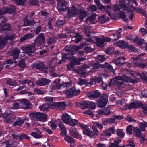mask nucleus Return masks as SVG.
I'll list each match as a JSON object with an SVG mask.
<instances>
[{
  "instance_id": "obj_1",
  "label": "nucleus",
  "mask_w": 147,
  "mask_h": 147,
  "mask_svg": "<svg viewBox=\"0 0 147 147\" xmlns=\"http://www.w3.org/2000/svg\"><path fill=\"white\" fill-rule=\"evenodd\" d=\"M80 125L83 129V133L88 136L90 138L94 137L98 133V130L95 126L92 127L93 133L90 130L86 125L80 124Z\"/></svg>"
},
{
  "instance_id": "obj_2",
  "label": "nucleus",
  "mask_w": 147,
  "mask_h": 147,
  "mask_svg": "<svg viewBox=\"0 0 147 147\" xmlns=\"http://www.w3.org/2000/svg\"><path fill=\"white\" fill-rule=\"evenodd\" d=\"M69 55V53L64 54L63 56H62V61H65L67 59H69L71 61L69 64L67 65V68L69 70H70L73 68L75 65H77L79 64V61H78V60L76 58H74V57L71 56V57L70 56H67Z\"/></svg>"
},
{
  "instance_id": "obj_3",
  "label": "nucleus",
  "mask_w": 147,
  "mask_h": 147,
  "mask_svg": "<svg viewBox=\"0 0 147 147\" xmlns=\"http://www.w3.org/2000/svg\"><path fill=\"white\" fill-rule=\"evenodd\" d=\"M138 108H141L144 110L142 111L144 113L147 114V106L146 105L137 101H134L130 103L129 105L128 109H133Z\"/></svg>"
},
{
  "instance_id": "obj_4",
  "label": "nucleus",
  "mask_w": 147,
  "mask_h": 147,
  "mask_svg": "<svg viewBox=\"0 0 147 147\" xmlns=\"http://www.w3.org/2000/svg\"><path fill=\"white\" fill-rule=\"evenodd\" d=\"M62 119L65 123L72 126H75L76 125H78L79 123L78 120L72 119L71 117L66 113H64L62 115Z\"/></svg>"
},
{
  "instance_id": "obj_5",
  "label": "nucleus",
  "mask_w": 147,
  "mask_h": 147,
  "mask_svg": "<svg viewBox=\"0 0 147 147\" xmlns=\"http://www.w3.org/2000/svg\"><path fill=\"white\" fill-rule=\"evenodd\" d=\"M31 115L32 117L36 121L45 122L47 120V115L45 113L40 112L33 113H31Z\"/></svg>"
},
{
  "instance_id": "obj_6",
  "label": "nucleus",
  "mask_w": 147,
  "mask_h": 147,
  "mask_svg": "<svg viewBox=\"0 0 147 147\" xmlns=\"http://www.w3.org/2000/svg\"><path fill=\"white\" fill-rule=\"evenodd\" d=\"M115 78L117 80H121L123 81L129 82H130L134 84L138 82V81L131 77H128L124 74L115 77Z\"/></svg>"
},
{
  "instance_id": "obj_7",
  "label": "nucleus",
  "mask_w": 147,
  "mask_h": 147,
  "mask_svg": "<svg viewBox=\"0 0 147 147\" xmlns=\"http://www.w3.org/2000/svg\"><path fill=\"white\" fill-rule=\"evenodd\" d=\"M80 92V90L77 89L74 87H72L65 91V94L68 98H71L73 96L78 95Z\"/></svg>"
},
{
  "instance_id": "obj_8",
  "label": "nucleus",
  "mask_w": 147,
  "mask_h": 147,
  "mask_svg": "<svg viewBox=\"0 0 147 147\" xmlns=\"http://www.w3.org/2000/svg\"><path fill=\"white\" fill-rule=\"evenodd\" d=\"M45 38L43 33H41L38 35L36 38L34 40V43L36 46H40L42 45L45 44Z\"/></svg>"
},
{
  "instance_id": "obj_9",
  "label": "nucleus",
  "mask_w": 147,
  "mask_h": 147,
  "mask_svg": "<svg viewBox=\"0 0 147 147\" xmlns=\"http://www.w3.org/2000/svg\"><path fill=\"white\" fill-rule=\"evenodd\" d=\"M16 10L15 7L12 5H11L8 7H3L0 8V14L2 15L7 13L9 14L11 13L15 12Z\"/></svg>"
},
{
  "instance_id": "obj_10",
  "label": "nucleus",
  "mask_w": 147,
  "mask_h": 147,
  "mask_svg": "<svg viewBox=\"0 0 147 147\" xmlns=\"http://www.w3.org/2000/svg\"><path fill=\"white\" fill-rule=\"evenodd\" d=\"M3 118L4 120L7 123H11L15 120V116L11 113H5L3 114Z\"/></svg>"
},
{
  "instance_id": "obj_11",
  "label": "nucleus",
  "mask_w": 147,
  "mask_h": 147,
  "mask_svg": "<svg viewBox=\"0 0 147 147\" xmlns=\"http://www.w3.org/2000/svg\"><path fill=\"white\" fill-rule=\"evenodd\" d=\"M35 44L34 43L31 45H27L25 47H23V51L25 53L30 55V53L34 52L35 50Z\"/></svg>"
},
{
  "instance_id": "obj_12",
  "label": "nucleus",
  "mask_w": 147,
  "mask_h": 147,
  "mask_svg": "<svg viewBox=\"0 0 147 147\" xmlns=\"http://www.w3.org/2000/svg\"><path fill=\"white\" fill-rule=\"evenodd\" d=\"M80 48L79 46H74L73 45H71L70 46H66L65 48V50L66 51L69 52H70V54H71V56L72 55L74 54L75 52L78 51V50Z\"/></svg>"
},
{
  "instance_id": "obj_13",
  "label": "nucleus",
  "mask_w": 147,
  "mask_h": 147,
  "mask_svg": "<svg viewBox=\"0 0 147 147\" xmlns=\"http://www.w3.org/2000/svg\"><path fill=\"white\" fill-rule=\"evenodd\" d=\"M87 15V12L82 7H81L78 9V18L82 22V20Z\"/></svg>"
},
{
  "instance_id": "obj_14",
  "label": "nucleus",
  "mask_w": 147,
  "mask_h": 147,
  "mask_svg": "<svg viewBox=\"0 0 147 147\" xmlns=\"http://www.w3.org/2000/svg\"><path fill=\"white\" fill-rule=\"evenodd\" d=\"M89 68L88 65L86 64L84 65L81 68L78 70L77 73L80 76H81L82 75H84L90 72V71L87 70Z\"/></svg>"
},
{
  "instance_id": "obj_15",
  "label": "nucleus",
  "mask_w": 147,
  "mask_h": 147,
  "mask_svg": "<svg viewBox=\"0 0 147 147\" xmlns=\"http://www.w3.org/2000/svg\"><path fill=\"white\" fill-rule=\"evenodd\" d=\"M20 103L21 106L23 109H29L31 107V104L28 100L23 99L20 101Z\"/></svg>"
},
{
  "instance_id": "obj_16",
  "label": "nucleus",
  "mask_w": 147,
  "mask_h": 147,
  "mask_svg": "<svg viewBox=\"0 0 147 147\" xmlns=\"http://www.w3.org/2000/svg\"><path fill=\"white\" fill-rule=\"evenodd\" d=\"M32 66L33 68H36L37 69L41 70H46L47 67L43 62L36 63L33 64Z\"/></svg>"
},
{
  "instance_id": "obj_17",
  "label": "nucleus",
  "mask_w": 147,
  "mask_h": 147,
  "mask_svg": "<svg viewBox=\"0 0 147 147\" xmlns=\"http://www.w3.org/2000/svg\"><path fill=\"white\" fill-rule=\"evenodd\" d=\"M50 82L49 80L45 78H41L37 80L36 83L38 86H45L48 84Z\"/></svg>"
},
{
  "instance_id": "obj_18",
  "label": "nucleus",
  "mask_w": 147,
  "mask_h": 147,
  "mask_svg": "<svg viewBox=\"0 0 147 147\" xmlns=\"http://www.w3.org/2000/svg\"><path fill=\"white\" fill-rule=\"evenodd\" d=\"M131 6H127L125 4H122V9L124 11H130V12L129 13V16L128 17L132 21L134 15L132 11H131H131L130 10Z\"/></svg>"
},
{
  "instance_id": "obj_19",
  "label": "nucleus",
  "mask_w": 147,
  "mask_h": 147,
  "mask_svg": "<svg viewBox=\"0 0 147 147\" xmlns=\"http://www.w3.org/2000/svg\"><path fill=\"white\" fill-rule=\"evenodd\" d=\"M102 69H103L104 70L106 71L107 69L110 72L115 73V71L113 67L109 63L105 62L104 64H102Z\"/></svg>"
},
{
  "instance_id": "obj_20",
  "label": "nucleus",
  "mask_w": 147,
  "mask_h": 147,
  "mask_svg": "<svg viewBox=\"0 0 147 147\" xmlns=\"http://www.w3.org/2000/svg\"><path fill=\"white\" fill-rule=\"evenodd\" d=\"M100 96V93L98 90L92 91L90 92L88 95V96L90 98H98Z\"/></svg>"
},
{
  "instance_id": "obj_21",
  "label": "nucleus",
  "mask_w": 147,
  "mask_h": 147,
  "mask_svg": "<svg viewBox=\"0 0 147 147\" xmlns=\"http://www.w3.org/2000/svg\"><path fill=\"white\" fill-rule=\"evenodd\" d=\"M34 130L36 132H32L31 135L36 138H40L42 137V133L40 130L37 128H35Z\"/></svg>"
},
{
  "instance_id": "obj_22",
  "label": "nucleus",
  "mask_w": 147,
  "mask_h": 147,
  "mask_svg": "<svg viewBox=\"0 0 147 147\" xmlns=\"http://www.w3.org/2000/svg\"><path fill=\"white\" fill-rule=\"evenodd\" d=\"M20 53V50L17 48L12 49L11 50V55L13 57V59L15 60L17 59Z\"/></svg>"
},
{
  "instance_id": "obj_23",
  "label": "nucleus",
  "mask_w": 147,
  "mask_h": 147,
  "mask_svg": "<svg viewBox=\"0 0 147 147\" xmlns=\"http://www.w3.org/2000/svg\"><path fill=\"white\" fill-rule=\"evenodd\" d=\"M45 101L47 104L50 105L51 108L55 109V103L53 102L52 97H47L44 98Z\"/></svg>"
},
{
  "instance_id": "obj_24",
  "label": "nucleus",
  "mask_w": 147,
  "mask_h": 147,
  "mask_svg": "<svg viewBox=\"0 0 147 147\" xmlns=\"http://www.w3.org/2000/svg\"><path fill=\"white\" fill-rule=\"evenodd\" d=\"M108 95L104 94L102 95V108L104 107L108 102Z\"/></svg>"
},
{
  "instance_id": "obj_25",
  "label": "nucleus",
  "mask_w": 147,
  "mask_h": 147,
  "mask_svg": "<svg viewBox=\"0 0 147 147\" xmlns=\"http://www.w3.org/2000/svg\"><path fill=\"white\" fill-rule=\"evenodd\" d=\"M59 127L60 128L61 133L60 134L62 136H65L66 134V128L64 125L61 122L59 123Z\"/></svg>"
},
{
  "instance_id": "obj_26",
  "label": "nucleus",
  "mask_w": 147,
  "mask_h": 147,
  "mask_svg": "<svg viewBox=\"0 0 147 147\" xmlns=\"http://www.w3.org/2000/svg\"><path fill=\"white\" fill-rule=\"evenodd\" d=\"M117 45H118L121 48L125 49L128 48V45L127 42H125V41L120 40L118 42H117Z\"/></svg>"
},
{
  "instance_id": "obj_27",
  "label": "nucleus",
  "mask_w": 147,
  "mask_h": 147,
  "mask_svg": "<svg viewBox=\"0 0 147 147\" xmlns=\"http://www.w3.org/2000/svg\"><path fill=\"white\" fill-rule=\"evenodd\" d=\"M34 37V35L31 33L26 34L24 36L22 37L20 39V41L21 42H22L27 39H30Z\"/></svg>"
},
{
  "instance_id": "obj_28",
  "label": "nucleus",
  "mask_w": 147,
  "mask_h": 147,
  "mask_svg": "<svg viewBox=\"0 0 147 147\" xmlns=\"http://www.w3.org/2000/svg\"><path fill=\"white\" fill-rule=\"evenodd\" d=\"M55 109H59L60 110L64 109L65 107V103L64 102L55 103Z\"/></svg>"
},
{
  "instance_id": "obj_29",
  "label": "nucleus",
  "mask_w": 147,
  "mask_h": 147,
  "mask_svg": "<svg viewBox=\"0 0 147 147\" xmlns=\"http://www.w3.org/2000/svg\"><path fill=\"white\" fill-rule=\"evenodd\" d=\"M90 28V26H87L85 27L84 28L85 33L86 36L90 37H93V34L94 33L93 32H91L90 30H89Z\"/></svg>"
},
{
  "instance_id": "obj_30",
  "label": "nucleus",
  "mask_w": 147,
  "mask_h": 147,
  "mask_svg": "<svg viewBox=\"0 0 147 147\" xmlns=\"http://www.w3.org/2000/svg\"><path fill=\"white\" fill-rule=\"evenodd\" d=\"M118 14L119 16H118L119 18H121L124 22H127L128 21V19L124 12L123 11H119Z\"/></svg>"
},
{
  "instance_id": "obj_31",
  "label": "nucleus",
  "mask_w": 147,
  "mask_h": 147,
  "mask_svg": "<svg viewBox=\"0 0 147 147\" xmlns=\"http://www.w3.org/2000/svg\"><path fill=\"white\" fill-rule=\"evenodd\" d=\"M133 134L135 136L140 137L141 136V131L140 129L138 127H134Z\"/></svg>"
},
{
  "instance_id": "obj_32",
  "label": "nucleus",
  "mask_w": 147,
  "mask_h": 147,
  "mask_svg": "<svg viewBox=\"0 0 147 147\" xmlns=\"http://www.w3.org/2000/svg\"><path fill=\"white\" fill-rule=\"evenodd\" d=\"M135 75H136L137 77L138 76H139L140 78L147 83V76L144 73H140V72L137 71Z\"/></svg>"
},
{
  "instance_id": "obj_33",
  "label": "nucleus",
  "mask_w": 147,
  "mask_h": 147,
  "mask_svg": "<svg viewBox=\"0 0 147 147\" xmlns=\"http://www.w3.org/2000/svg\"><path fill=\"white\" fill-rule=\"evenodd\" d=\"M19 82L21 84H27L28 86H32L34 85L33 82L28 79L24 80H19Z\"/></svg>"
},
{
  "instance_id": "obj_34",
  "label": "nucleus",
  "mask_w": 147,
  "mask_h": 147,
  "mask_svg": "<svg viewBox=\"0 0 147 147\" xmlns=\"http://www.w3.org/2000/svg\"><path fill=\"white\" fill-rule=\"evenodd\" d=\"M70 133L71 135L75 138H78L79 136L78 133L76 128H71L70 129Z\"/></svg>"
},
{
  "instance_id": "obj_35",
  "label": "nucleus",
  "mask_w": 147,
  "mask_h": 147,
  "mask_svg": "<svg viewBox=\"0 0 147 147\" xmlns=\"http://www.w3.org/2000/svg\"><path fill=\"white\" fill-rule=\"evenodd\" d=\"M57 40V38L55 36L48 37L47 39V43L49 45L53 43H55L56 42Z\"/></svg>"
},
{
  "instance_id": "obj_36",
  "label": "nucleus",
  "mask_w": 147,
  "mask_h": 147,
  "mask_svg": "<svg viewBox=\"0 0 147 147\" xmlns=\"http://www.w3.org/2000/svg\"><path fill=\"white\" fill-rule=\"evenodd\" d=\"M68 13L72 16H74L77 13L76 8L74 7H72L69 9L68 12Z\"/></svg>"
},
{
  "instance_id": "obj_37",
  "label": "nucleus",
  "mask_w": 147,
  "mask_h": 147,
  "mask_svg": "<svg viewBox=\"0 0 147 147\" xmlns=\"http://www.w3.org/2000/svg\"><path fill=\"white\" fill-rule=\"evenodd\" d=\"M7 42V39L5 38H0V49L3 48Z\"/></svg>"
},
{
  "instance_id": "obj_38",
  "label": "nucleus",
  "mask_w": 147,
  "mask_h": 147,
  "mask_svg": "<svg viewBox=\"0 0 147 147\" xmlns=\"http://www.w3.org/2000/svg\"><path fill=\"white\" fill-rule=\"evenodd\" d=\"M111 8V5H110L107 6H104L102 5V10L103 9H104L105 12L108 13L109 16H111V13L109 11V9H110Z\"/></svg>"
},
{
  "instance_id": "obj_39",
  "label": "nucleus",
  "mask_w": 147,
  "mask_h": 147,
  "mask_svg": "<svg viewBox=\"0 0 147 147\" xmlns=\"http://www.w3.org/2000/svg\"><path fill=\"white\" fill-rule=\"evenodd\" d=\"M101 60H99V61H96L94 63H92L90 64L91 66L93 67V69H97L100 67L101 65L100 64Z\"/></svg>"
},
{
  "instance_id": "obj_40",
  "label": "nucleus",
  "mask_w": 147,
  "mask_h": 147,
  "mask_svg": "<svg viewBox=\"0 0 147 147\" xmlns=\"http://www.w3.org/2000/svg\"><path fill=\"white\" fill-rule=\"evenodd\" d=\"M111 114V112L109 109V107H107L102 109V115H109Z\"/></svg>"
},
{
  "instance_id": "obj_41",
  "label": "nucleus",
  "mask_w": 147,
  "mask_h": 147,
  "mask_svg": "<svg viewBox=\"0 0 147 147\" xmlns=\"http://www.w3.org/2000/svg\"><path fill=\"white\" fill-rule=\"evenodd\" d=\"M116 132L117 135L119 138H122L124 137L125 134L122 129H118Z\"/></svg>"
},
{
  "instance_id": "obj_42",
  "label": "nucleus",
  "mask_w": 147,
  "mask_h": 147,
  "mask_svg": "<svg viewBox=\"0 0 147 147\" xmlns=\"http://www.w3.org/2000/svg\"><path fill=\"white\" fill-rule=\"evenodd\" d=\"M95 15H92L89 18H87L86 21L87 22H90L91 23L94 24L95 23Z\"/></svg>"
},
{
  "instance_id": "obj_43",
  "label": "nucleus",
  "mask_w": 147,
  "mask_h": 147,
  "mask_svg": "<svg viewBox=\"0 0 147 147\" xmlns=\"http://www.w3.org/2000/svg\"><path fill=\"white\" fill-rule=\"evenodd\" d=\"M6 83L7 84L10 86H14L16 85V81L10 79L7 80Z\"/></svg>"
},
{
  "instance_id": "obj_44",
  "label": "nucleus",
  "mask_w": 147,
  "mask_h": 147,
  "mask_svg": "<svg viewBox=\"0 0 147 147\" xmlns=\"http://www.w3.org/2000/svg\"><path fill=\"white\" fill-rule=\"evenodd\" d=\"M27 0H14L16 3L18 5L24 6Z\"/></svg>"
},
{
  "instance_id": "obj_45",
  "label": "nucleus",
  "mask_w": 147,
  "mask_h": 147,
  "mask_svg": "<svg viewBox=\"0 0 147 147\" xmlns=\"http://www.w3.org/2000/svg\"><path fill=\"white\" fill-rule=\"evenodd\" d=\"M25 119L22 120L21 119H18L14 123L13 126L20 125L22 124L24 122Z\"/></svg>"
},
{
  "instance_id": "obj_46",
  "label": "nucleus",
  "mask_w": 147,
  "mask_h": 147,
  "mask_svg": "<svg viewBox=\"0 0 147 147\" xmlns=\"http://www.w3.org/2000/svg\"><path fill=\"white\" fill-rule=\"evenodd\" d=\"M50 108H51L50 105L45 103L43 104L40 107V109L42 111H45L47 110Z\"/></svg>"
},
{
  "instance_id": "obj_47",
  "label": "nucleus",
  "mask_w": 147,
  "mask_h": 147,
  "mask_svg": "<svg viewBox=\"0 0 147 147\" xmlns=\"http://www.w3.org/2000/svg\"><path fill=\"white\" fill-rule=\"evenodd\" d=\"M136 67L139 68H144L147 66V64L143 63L138 62H136L134 63Z\"/></svg>"
},
{
  "instance_id": "obj_48",
  "label": "nucleus",
  "mask_w": 147,
  "mask_h": 147,
  "mask_svg": "<svg viewBox=\"0 0 147 147\" xmlns=\"http://www.w3.org/2000/svg\"><path fill=\"white\" fill-rule=\"evenodd\" d=\"M11 27L8 24H6L2 26L1 29L3 30H10Z\"/></svg>"
},
{
  "instance_id": "obj_49",
  "label": "nucleus",
  "mask_w": 147,
  "mask_h": 147,
  "mask_svg": "<svg viewBox=\"0 0 147 147\" xmlns=\"http://www.w3.org/2000/svg\"><path fill=\"white\" fill-rule=\"evenodd\" d=\"M89 104L87 102L85 101L82 102L80 105L81 108L83 109L89 107Z\"/></svg>"
},
{
  "instance_id": "obj_50",
  "label": "nucleus",
  "mask_w": 147,
  "mask_h": 147,
  "mask_svg": "<svg viewBox=\"0 0 147 147\" xmlns=\"http://www.w3.org/2000/svg\"><path fill=\"white\" fill-rule=\"evenodd\" d=\"M121 58L120 57H119L115 60H114L113 61V62L117 65L119 66H122L123 65H124V63H121L119 60Z\"/></svg>"
},
{
  "instance_id": "obj_51",
  "label": "nucleus",
  "mask_w": 147,
  "mask_h": 147,
  "mask_svg": "<svg viewBox=\"0 0 147 147\" xmlns=\"http://www.w3.org/2000/svg\"><path fill=\"white\" fill-rule=\"evenodd\" d=\"M114 49L113 47H109L105 51V53L107 54H112L114 53Z\"/></svg>"
},
{
  "instance_id": "obj_52",
  "label": "nucleus",
  "mask_w": 147,
  "mask_h": 147,
  "mask_svg": "<svg viewBox=\"0 0 147 147\" xmlns=\"http://www.w3.org/2000/svg\"><path fill=\"white\" fill-rule=\"evenodd\" d=\"M87 9L91 12H93L96 11L97 9V7L94 5H91L88 7Z\"/></svg>"
},
{
  "instance_id": "obj_53",
  "label": "nucleus",
  "mask_w": 147,
  "mask_h": 147,
  "mask_svg": "<svg viewBox=\"0 0 147 147\" xmlns=\"http://www.w3.org/2000/svg\"><path fill=\"white\" fill-rule=\"evenodd\" d=\"M111 39L108 37H106L102 38V48L103 47V45L105 42H109L111 40Z\"/></svg>"
},
{
  "instance_id": "obj_54",
  "label": "nucleus",
  "mask_w": 147,
  "mask_h": 147,
  "mask_svg": "<svg viewBox=\"0 0 147 147\" xmlns=\"http://www.w3.org/2000/svg\"><path fill=\"white\" fill-rule=\"evenodd\" d=\"M65 140L67 142L71 143L75 142L74 140L71 137L69 136H66L65 138Z\"/></svg>"
},
{
  "instance_id": "obj_55",
  "label": "nucleus",
  "mask_w": 147,
  "mask_h": 147,
  "mask_svg": "<svg viewBox=\"0 0 147 147\" xmlns=\"http://www.w3.org/2000/svg\"><path fill=\"white\" fill-rule=\"evenodd\" d=\"M112 84L111 81L109 82H108V85H105L104 84V82L102 81V88L104 90H106L108 86H111Z\"/></svg>"
},
{
  "instance_id": "obj_56",
  "label": "nucleus",
  "mask_w": 147,
  "mask_h": 147,
  "mask_svg": "<svg viewBox=\"0 0 147 147\" xmlns=\"http://www.w3.org/2000/svg\"><path fill=\"white\" fill-rule=\"evenodd\" d=\"M128 49L129 50H131V51L135 53H137L138 51V49L135 48L132 45H129L128 47Z\"/></svg>"
},
{
  "instance_id": "obj_57",
  "label": "nucleus",
  "mask_w": 147,
  "mask_h": 147,
  "mask_svg": "<svg viewBox=\"0 0 147 147\" xmlns=\"http://www.w3.org/2000/svg\"><path fill=\"white\" fill-rule=\"evenodd\" d=\"M128 144L125 146V147L130 146V147H135V142L133 140H128L127 141Z\"/></svg>"
},
{
  "instance_id": "obj_58",
  "label": "nucleus",
  "mask_w": 147,
  "mask_h": 147,
  "mask_svg": "<svg viewBox=\"0 0 147 147\" xmlns=\"http://www.w3.org/2000/svg\"><path fill=\"white\" fill-rule=\"evenodd\" d=\"M18 65L19 67L21 68L25 67L26 66V65L23 59H22L18 62Z\"/></svg>"
},
{
  "instance_id": "obj_59",
  "label": "nucleus",
  "mask_w": 147,
  "mask_h": 147,
  "mask_svg": "<svg viewBox=\"0 0 147 147\" xmlns=\"http://www.w3.org/2000/svg\"><path fill=\"white\" fill-rule=\"evenodd\" d=\"M15 35L16 34H15L11 33L7 35L5 38L6 39H7V40L8 39L13 40L15 38Z\"/></svg>"
},
{
  "instance_id": "obj_60",
  "label": "nucleus",
  "mask_w": 147,
  "mask_h": 147,
  "mask_svg": "<svg viewBox=\"0 0 147 147\" xmlns=\"http://www.w3.org/2000/svg\"><path fill=\"white\" fill-rule=\"evenodd\" d=\"M29 20L27 18H25L24 19V24L25 26H32L33 24V22H32L30 24H29Z\"/></svg>"
},
{
  "instance_id": "obj_61",
  "label": "nucleus",
  "mask_w": 147,
  "mask_h": 147,
  "mask_svg": "<svg viewBox=\"0 0 147 147\" xmlns=\"http://www.w3.org/2000/svg\"><path fill=\"white\" fill-rule=\"evenodd\" d=\"M87 83V81L85 79L80 78L78 82V84L80 85L86 84Z\"/></svg>"
},
{
  "instance_id": "obj_62",
  "label": "nucleus",
  "mask_w": 147,
  "mask_h": 147,
  "mask_svg": "<svg viewBox=\"0 0 147 147\" xmlns=\"http://www.w3.org/2000/svg\"><path fill=\"white\" fill-rule=\"evenodd\" d=\"M109 21V18L105 15L102 16V24L104 23Z\"/></svg>"
},
{
  "instance_id": "obj_63",
  "label": "nucleus",
  "mask_w": 147,
  "mask_h": 147,
  "mask_svg": "<svg viewBox=\"0 0 147 147\" xmlns=\"http://www.w3.org/2000/svg\"><path fill=\"white\" fill-rule=\"evenodd\" d=\"M93 37L94 38H95L96 40V45L100 47L101 45V39L100 38H98L97 37Z\"/></svg>"
},
{
  "instance_id": "obj_64",
  "label": "nucleus",
  "mask_w": 147,
  "mask_h": 147,
  "mask_svg": "<svg viewBox=\"0 0 147 147\" xmlns=\"http://www.w3.org/2000/svg\"><path fill=\"white\" fill-rule=\"evenodd\" d=\"M57 122L55 121H51L50 122V125L52 129H55L57 127Z\"/></svg>"
}]
</instances>
